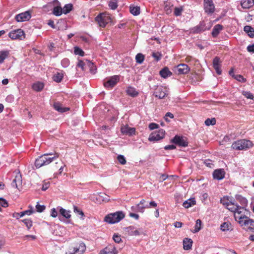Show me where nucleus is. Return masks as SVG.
<instances>
[{"label":"nucleus","instance_id":"1","mask_svg":"<svg viewBox=\"0 0 254 254\" xmlns=\"http://www.w3.org/2000/svg\"><path fill=\"white\" fill-rule=\"evenodd\" d=\"M59 156V154L58 153L44 154L36 159L35 161V167L37 168H39L42 166L48 165L55 159L58 158Z\"/></svg>","mask_w":254,"mask_h":254},{"label":"nucleus","instance_id":"2","mask_svg":"<svg viewBox=\"0 0 254 254\" xmlns=\"http://www.w3.org/2000/svg\"><path fill=\"white\" fill-rule=\"evenodd\" d=\"M236 220L245 229L252 232H254V221L253 220L250 219L244 214L241 216H237Z\"/></svg>","mask_w":254,"mask_h":254},{"label":"nucleus","instance_id":"3","mask_svg":"<svg viewBox=\"0 0 254 254\" xmlns=\"http://www.w3.org/2000/svg\"><path fill=\"white\" fill-rule=\"evenodd\" d=\"M125 216L122 211H117L106 215L104 218V221L109 224H114L120 222Z\"/></svg>","mask_w":254,"mask_h":254},{"label":"nucleus","instance_id":"4","mask_svg":"<svg viewBox=\"0 0 254 254\" xmlns=\"http://www.w3.org/2000/svg\"><path fill=\"white\" fill-rule=\"evenodd\" d=\"M253 146L252 142L248 140L241 139L234 142L231 145L233 149L241 150L249 148Z\"/></svg>","mask_w":254,"mask_h":254},{"label":"nucleus","instance_id":"5","mask_svg":"<svg viewBox=\"0 0 254 254\" xmlns=\"http://www.w3.org/2000/svg\"><path fill=\"white\" fill-rule=\"evenodd\" d=\"M226 208L231 212H234V216L236 220L237 216H241L243 215L242 213L243 211L246 210V209L244 208V207H241L237 203H235L234 201L228 204V205L226 206Z\"/></svg>","mask_w":254,"mask_h":254},{"label":"nucleus","instance_id":"6","mask_svg":"<svg viewBox=\"0 0 254 254\" xmlns=\"http://www.w3.org/2000/svg\"><path fill=\"white\" fill-rule=\"evenodd\" d=\"M95 20L98 22L100 27H105L107 24L111 21V18L109 14L102 13L96 17Z\"/></svg>","mask_w":254,"mask_h":254},{"label":"nucleus","instance_id":"7","mask_svg":"<svg viewBox=\"0 0 254 254\" xmlns=\"http://www.w3.org/2000/svg\"><path fill=\"white\" fill-rule=\"evenodd\" d=\"M171 142L174 143L181 147H187L188 145V142L187 138L183 136L176 135L171 140Z\"/></svg>","mask_w":254,"mask_h":254},{"label":"nucleus","instance_id":"8","mask_svg":"<svg viewBox=\"0 0 254 254\" xmlns=\"http://www.w3.org/2000/svg\"><path fill=\"white\" fill-rule=\"evenodd\" d=\"M165 131L163 129H160L157 131H155L150 134L149 137V141H157L163 139L164 137Z\"/></svg>","mask_w":254,"mask_h":254},{"label":"nucleus","instance_id":"9","mask_svg":"<svg viewBox=\"0 0 254 254\" xmlns=\"http://www.w3.org/2000/svg\"><path fill=\"white\" fill-rule=\"evenodd\" d=\"M24 32L21 29H18L10 32L8 33V36L12 40H22L24 38Z\"/></svg>","mask_w":254,"mask_h":254},{"label":"nucleus","instance_id":"10","mask_svg":"<svg viewBox=\"0 0 254 254\" xmlns=\"http://www.w3.org/2000/svg\"><path fill=\"white\" fill-rule=\"evenodd\" d=\"M119 80L120 77L119 76H113L104 82V85L106 88H112L117 84Z\"/></svg>","mask_w":254,"mask_h":254},{"label":"nucleus","instance_id":"11","mask_svg":"<svg viewBox=\"0 0 254 254\" xmlns=\"http://www.w3.org/2000/svg\"><path fill=\"white\" fill-rule=\"evenodd\" d=\"M204 9L208 14H212L215 10V6L212 0H204Z\"/></svg>","mask_w":254,"mask_h":254},{"label":"nucleus","instance_id":"12","mask_svg":"<svg viewBox=\"0 0 254 254\" xmlns=\"http://www.w3.org/2000/svg\"><path fill=\"white\" fill-rule=\"evenodd\" d=\"M31 14L29 11H25L17 14L15 19L17 22H23L29 20L31 18Z\"/></svg>","mask_w":254,"mask_h":254},{"label":"nucleus","instance_id":"13","mask_svg":"<svg viewBox=\"0 0 254 254\" xmlns=\"http://www.w3.org/2000/svg\"><path fill=\"white\" fill-rule=\"evenodd\" d=\"M166 92L167 89L165 87L162 86H158L155 90L154 95L159 99H163L166 96L167 94Z\"/></svg>","mask_w":254,"mask_h":254},{"label":"nucleus","instance_id":"14","mask_svg":"<svg viewBox=\"0 0 254 254\" xmlns=\"http://www.w3.org/2000/svg\"><path fill=\"white\" fill-rule=\"evenodd\" d=\"M190 70L189 66L185 64L178 65L176 67V72L179 74H185L188 73Z\"/></svg>","mask_w":254,"mask_h":254},{"label":"nucleus","instance_id":"15","mask_svg":"<svg viewBox=\"0 0 254 254\" xmlns=\"http://www.w3.org/2000/svg\"><path fill=\"white\" fill-rule=\"evenodd\" d=\"M54 2L56 5L53 8L52 13L56 16H60L63 13L61 4L58 0H54Z\"/></svg>","mask_w":254,"mask_h":254},{"label":"nucleus","instance_id":"16","mask_svg":"<svg viewBox=\"0 0 254 254\" xmlns=\"http://www.w3.org/2000/svg\"><path fill=\"white\" fill-rule=\"evenodd\" d=\"M22 181L21 175L19 172L16 173L15 178L13 180L11 183V186L12 187L18 189V187L22 185Z\"/></svg>","mask_w":254,"mask_h":254},{"label":"nucleus","instance_id":"17","mask_svg":"<svg viewBox=\"0 0 254 254\" xmlns=\"http://www.w3.org/2000/svg\"><path fill=\"white\" fill-rule=\"evenodd\" d=\"M99 254H118V251L114 247L108 246L101 250Z\"/></svg>","mask_w":254,"mask_h":254},{"label":"nucleus","instance_id":"18","mask_svg":"<svg viewBox=\"0 0 254 254\" xmlns=\"http://www.w3.org/2000/svg\"><path fill=\"white\" fill-rule=\"evenodd\" d=\"M121 131L123 134L129 136L134 134L135 132L134 128L129 127L127 126L122 127Z\"/></svg>","mask_w":254,"mask_h":254},{"label":"nucleus","instance_id":"19","mask_svg":"<svg viewBox=\"0 0 254 254\" xmlns=\"http://www.w3.org/2000/svg\"><path fill=\"white\" fill-rule=\"evenodd\" d=\"M220 63L221 62L219 58L216 57L214 58L213 60V67L218 75H220L222 73V70L220 68Z\"/></svg>","mask_w":254,"mask_h":254},{"label":"nucleus","instance_id":"20","mask_svg":"<svg viewBox=\"0 0 254 254\" xmlns=\"http://www.w3.org/2000/svg\"><path fill=\"white\" fill-rule=\"evenodd\" d=\"M225 174V172L223 169H217L213 172V176L214 179L220 180L224 178Z\"/></svg>","mask_w":254,"mask_h":254},{"label":"nucleus","instance_id":"21","mask_svg":"<svg viewBox=\"0 0 254 254\" xmlns=\"http://www.w3.org/2000/svg\"><path fill=\"white\" fill-rule=\"evenodd\" d=\"M59 212L60 215L59 216V219L61 221H62L61 215L66 219H69L71 217V215L70 214V211L69 210H66L62 207H60L59 209Z\"/></svg>","mask_w":254,"mask_h":254},{"label":"nucleus","instance_id":"22","mask_svg":"<svg viewBox=\"0 0 254 254\" xmlns=\"http://www.w3.org/2000/svg\"><path fill=\"white\" fill-rule=\"evenodd\" d=\"M205 23L202 21L200 22L199 24L198 25H197L196 26L193 27L192 29V32L193 33H200L202 31H204L206 30V28L205 27Z\"/></svg>","mask_w":254,"mask_h":254},{"label":"nucleus","instance_id":"23","mask_svg":"<svg viewBox=\"0 0 254 254\" xmlns=\"http://www.w3.org/2000/svg\"><path fill=\"white\" fill-rule=\"evenodd\" d=\"M54 108L59 112L64 113L69 110V108L63 107L62 105L59 102H55L53 105Z\"/></svg>","mask_w":254,"mask_h":254},{"label":"nucleus","instance_id":"24","mask_svg":"<svg viewBox=\"0 0 254 254\" xmlns=\"http://www.w3.org/2000/svg\"><path fill=\"white\" fill-rule=\"evenodd\" d=\"M126 230L127 232L130 236H138L140 235V232L132 226L126 228Z\"/></svg>","mask_w":254,"mask_h":254},{"label":"nucleus","instance_id":"25","mask_svg":"<svg viewBox=\"0 0 254 254\" xmlns=\"http://www.w3.org/2000/svg\"><path fill=\"white\" fill-rule=\"evenodd\" d=\"M241 4L243 8L248 9L254 5V0H242Z\"/></svg>","mask_w":254,"mask_h":254},{"label":"nucleus","instance_id":"26","mask_svg":"<svg viewBox=\"0 0 254 254\" xmlns=\"http://www.w3.org/2000/svg\"><path fill=\"white\" fill-rule=\"evenodd\" d=\"M192 245V240L191 239L186 238L183 240V248L185 250L191 249Z\"/></svg>","mask_w":254,"mask_h":254},{"label":"nucleus","instance_id":"27","mask_svg":"<svg viewBox=\"0 0 254 254\" xmlns=\"http://www.w3.org/2000/svg\"><path fill=\"white\" fill-rule=\"evenodd\" d=\"M195 204L196 201L195 198H190L184 201L183 203V206L186 208H188L194 205Z\"/></svg>","mask_w":254,"mask_h":254},{"label":"nucleus","instance_id":"28","mask_svg":"<svg viewBox=\"0 0 254 254\" xmlns=\"http://www.w3.org/2000/svg\"><path fill=\"white\" fill-rule=\"evenodd\" d=\"M159 74L162 77L166 78L172 75V73L169 70L168 67H165L160 71Z\"/></svg>","mask_w":254,"mask_h":254},{"label":"nucleus","instance_id":"29","mask_svg":"<svg viewBox=\"0 0 254 254\" xmlns=\"http://www.w3.org/2000/svg\"><path fill=\"white\" fill-rule=\"evenodd\" d=\"M223 29V26L220 24L216 25L213 28L212 35L213 37H216L219 34L220 32Z\"/></svg>","mask_w":254,"mask_h":254},{"label":"nucleus","instance_id":"30","mask_svg":"<svg viewBox=\"0 0 254 254\" xmlns=\"http://www.w3.org/2000/svg\"><path fill=\"white\" fill-rule=\"evenodd\" d=\"M126 92L128 95L132 97H136L138 94V92L136 90L135 88L131 86L127 87Z\"/></svg>","mask_w":254,"mask_h":254},{"label":"nucleus","instance_id":"31","mask_svg":"<svg viewBox=\"0 0 254 254\" xmlns=\"http://www.w3.org/2000/svg\"><path fill=\"white\" fill-rule=\"evenodd\" d=\"M244 31L251 38L254 37V29L250 26H245L244 28Z\"/></svg>","mask_w":254,"mask_h":254},{"label":"nucleus","instance_id":"32","mask_svg":"<svg viewBox=\"0 0 254 254\" xmlns=\"http://www.w3.org/2000/svg\"><path fill=\"white\" fill-rule=\"evenodd\" d=\"M75 252L80 253L79 254H82L86 250V246L83 242H81L79 244L78 248H74Z\"/></svg>","mask_w":254,"mask_h":254},{"label":"nucleus","instance_id":"33","mask_svg":"<svg viewBox=\"0 0 254 254\" xmlns=\"http://www.w3.org/2000/svg\"><path fill=\"white\" fill-rule=\"evenodd\" d=\"M233 201L232 200V199L228 196H224L220 199L221 203H222L223 205H225L226 207Z\"/></svg>","mask_w":254,"mask_h":254},{"label":"nucleus","instance_id":"34","mask_svg":"<svg viewBox=\"0 0 254 254\" xmlns=\"http://www.w3.org/2000/svg\"><path fill=\"white\" fill-rule=\"evenodd\" d=\"M231 223L229 222H224L221 225L220 229L223 231H228L232 229Z\"/></svg>","mask_w":254,"mask_h":254},{"label":"nucleus","instance_id":"35","mask_svg":"<svg viewBox=\"0 0 254 254\" xmlns=\"http://www.w3.org/2000/svg\"><path fill=\"white\" fill-rule=\"evenodd\" d=\"M9 55L8 51H2L0 52V64L3 62L4 60L8 57Z\"/></svg>","mask_w":254,"mask_h":254},{"label":"nucleus","instance_id":"36","mask_svg":"<svg viewBox=\"0 0 254 254\" xmlns=\"http://www.w3.org/2000/svg\"><path fill=\"white\" fill-rule=\"evenodd\" d=\"M44 88V84L41 82H36L32 85V88L36 91H40Z\"/></svg>","mask_w":254,"mask_h":254},{"label":"nucleus","instance_id":"37","mask_svg":"<svg viewBox=\"0 0 254 254\" xmlns=\"http://www.w3.org/2000/svg\"><path fill=\"white\" fill-rule=\"evenodd\" d=\"M73 9V4L68 3L65 4L63 8V13L66 14L70 12Z\"/></svg>","mask_w":254,"mask_h":254},{"label":"nucleus","instance_id":"38","mask_svg":"<svg viewBox=\"0 0 254 254\" xmlns=\"http://www.w3.org/2000/svg\"><path fill=\"white\" fill-rule=\"evenodd\" d=\"M64 75L62 73L60 72H57L56 74H55L53 77V79L54 81H56V82H60L63 78Z\"/></svg>","mask_w":254,"mask_h":254},{"label":"nucleus","instance_id":"39","mask_svg":"<svg viewBox=\"0 0 254 254\" xmlns=\"http://www.w3.org/2000/svg\"><path fill=\"white\" fill-rule=\"evenodd\" d=\"M146 208L145 205L144 206H140V204H137L135 206H132L131 209L133 211L143 213L144 211V209Z\"/></svg>","mask_w":254,"mask_h":254},{"label":"nucleus","instance_id":"40","mask_svg":"<svg viewBox=\"0 0 254 254\" xmlns=\"http://www.w3.org/2000/svg\"><path fill=\"white\" fill-rule=\"evenodd\" d=\"M130 12L134 15H138L140 13V7L138 6H130Z\"/></svg>","mask_w":254,"mask_h":254},{"label":"nucleus","instance_id":"41","mask_svg":"<svg viewBox=\"0 0 254 254\" xmlns=\"http://www.w3.org/2000/svg\"><path fill=\"white\" fill-rule=\"evenodd\" d=\"M108 5L111 9H112V10L116 9L118 6V0H111L109 2Z\"/></svg>","mask_w":254,"mask_h":254},{"label":"nucleus","instance_id":"42","mask_svg":"<svg viewBox=\"0 0 254 254\" xmlns=\"http://www.w3.org/2000/svg\"><path fill=\"white\" fill-rule=\"evenodd\" d=\"M201 221L200 219L196 221V224L194 226V229L192 231L193 233L198 232L201 229Z\"/></svg>","mask_w":254,"mask_h":254},{"label":"nucleus","instance_id":"43","mask_svg":"<svg viewBox=\"0 0 254 254\" xmlns=\"http://www.w3.org/2000/svg\"><path fill=\"white\" fill-rule=\"evenodd\" d=\"M135 60L137 63L141 64L144 61V56L143 54L138 53L135 56Z\"/></svg>","mask_w":254,"mask_h":254},{"label":"nucleus","instance_id":"44","mask_svg":"<svg viewBox=\"0 0 254 254\" xmlns=\"http://www.w3.org/2000/svg\"><path fill=\"white\" fill-rule=\"evenodd\" d=\"M87 65L90 68V72L94 74L96 72V68L93 63L90 62L89 61H86Z\"/></svg>","mask_w":254,"mask_h":254},{"label":"nucleus","instance_id":"45","mask_svg":"<svg viewBox=\"0 0 254 254\" xmlns=\"http://www.w3.org/2000/svg\"><path fill=\"white\" fill-rule=\"evenodd\" d=\"M73 211L76 214L80 215L81 218L83 219V217L84 216V213L81 209L79 208L78 207L76 206H73Z\"/></svg>","mask_w":254,"mask_h":254},{"label":"nucleus","instance_id":"46","mask_svg":"<svg viewBox=\"0 0 254 254\" xmlns=\"http://www.w3.org/2000/svg\"><path fill=\"white\" fill-rule=\"evenodd\" d=\"M24 223L28 230H29L32 226V221L29 219H25L22 220Z\"/></svg>","mask_w":254,"mask_h":254},{"label":"nucleus","instance_id":"47","mask_svg":"<svg viewBox=\"0 0 254 254\" xmlns=\"http://www.w3.org/2000/svg\"><path fill=\"white\" fill-rule=\"evenodd\" d=\"M29 208H30L29 209L21 212V215H23V216L25 215H30L34 212V210L32 206H29Z\"/></svg>","mask_w":254,"mask_h":254},{"label":"nucleus","instance_id":"48","mask_svg":"<svg viewBox=\"0 0 254 254\" xmlns=\"http://www.w3.org/2000/svg\"><path fill=\"white\" fill-rule=\"evenodd\" d=\"M205 124L207 126H209L210 125H214L216 124V120L215 118H212V119L208 118L205 120Z\"/></svg>","mask_w":254,"mask_h":254},{"label":"nucleus","instance_id":"49","mask_svg":"<svg viewBox=\"0 0 254 254\" xmlns=\"http://www.w3.org/2000/svg\"><path fill=\"white\" fill-rule=\"evenodd\" d=\"M74 53L75 55H78L81 56H83L84 55V51L78 47H74Z\"/></svg>","mask_w":254,"mask_h":254},{"label":"nucleus","instance_id":"50","mask_svg":"<svg viewBox=\"0 0 254 254\" xmlns=\"http://www.w3.org/2000/svg\"><path fill=\"white\" fill-rule=\"evenodd\" d=\"M99 199H101L102 201L108 202L110 200L109 196L105 193H100L99 194Z\"/></svg>","mask_w":254,"mask_h":254},{"label":"nucleus","instance_id":"51","mask_svg":"<svg viewBox=\"0 0 254 254\" xmlns=\"http://www.w3.org/2000/svg\"><path fill=\"white\" fill-rule=\"evenodd\" d=\"M117 160L122 165H124L127 162L125 157L122 155H119L117 157Z\"/></svg>","mask_w":254,"mask_h":254},{"label":"nucleus","instance_id":"52","mask_svg":"<svg viewBox=\"0 0 254 254\" xmlns=\"http://www.w3.org/2000/svg\"><path fill=\"white\" fill-rule=\"evenodd\" d=\"M46 207L44 205H40L38 203L36 205V211L38 212H42L45 209Z\"/></svg>","mask_w":254,"mask_h":254},{"label":"nucleus","instance_id":"53","mask_svg":"<svg viewBox=\"0 0 254 254\" xmlns=\"http://www.w3.org/2000/svg\"><path fill=\"white\" fill-rule=\"evenodd\" d=\"M234 78L237 80L242 82H245L246 81V79L244 78V77L240 74L236 75L234 77Z\"/></svg>","mask_w":254,"mask_h":254},{"label":"nucleus","instance_id":"54","mask_svg":"<svg viewBox=\"0 0 254 254\" xmlns=\"http://www.w3.org/2000/svg\"><path fill=\"white\" fill-rule=\"evenodd\" d=\"M243 95L248 99H253L254 98L253 95L249 91H243Z\"/></svg>","mask_w":254,"mask_h":254},{"label":"nucleus","instance_id":"55","mask_svg":"<svg viewBox=\"0 0 254 254\" xmlns=\"http://www.w3.org/2000/svg\"><path fill=\"white\" fill-rule=\"evenodd\" d=\"M86 64L84 62L81 60H78V63L77 64L76 66L78 67H80L82 70H84V66Z\"/></svg>","mask_w":254,"mask_h":254},{"label":"nucleus","instance_id":"56","mask_svg":"<svg viewBox=\"0 0 254 254\" xmlns=\"http://www.w3.org/2000/svg\"><path fill=\"white\" fill-rule=\"evenodd\" d=\"M0 205L3 207H7L8 206L7 201L4 198H0Z\"/></svg>","mask_w":254,"mask_h":254},{"label":"nucleus","instance_id":"57","mask_svg":"<svg viewBox=\"0 0 254 254\" xmlns=\"http://www.w3.org/2000/svg\"><path fill=\"white\" fill-rule=\"evenodd\" d=\"M152 56L154 58L156 61H158L161 59V54L159 52L153 53Z\"/></svg>","mask_w":254,"mask_h":254},{"label":"nucleus","instance_id":"58","mask_svg":"<svg viewBox=\"0 0 254 254\" xmlns=\"http://www.w3.org/2000/svg\"><path fill=\"white\" fill-rule=\"evenodd\" d=\"M113 239L114 241L117 243H120L122 241L121 236H119L118 234H115L113 235Z\"/></svg>","mask_w":254,"mask_h":254},{"label":"nucleus","instance_id":"59","mask_svg":"<svg viewBox=\"0 0 254 254\" xmlns=\"http://www.w3.org/2000/svg\"><path fill=\"white\" fill-rule=\"evenodd\" d=\"M62 65L63 67H66L69 64V61L67 59H64L61 62Z\"/></svg>","mask_w":254,"mask_h":254},{"label":"nucleus","instance_id":"60","mask_svg":"<svg viewBox=\"0 0 254 254\" xmlns=\"http://www.w3.org/2000/svg\"><path fill=\"white\" fill-rule=\"evenodd\" d=\"M239 199L240 200L241 204L242 205V207H244L245 206L247 205L248 201L246 198L242 196H239Z\"/></svg>","mask_w":254,"mask_h":254},{"label":"nucleus","instance_id":"61","mask_svg":"<svg viewBox=\"0 0 254 254\" xmlns=\"http://www.w3.org/2000/svg\"><path fill=\"white\" fill-rule=\"evenodd\" d=\"M55 5H56V4L55 3V2H54V0H53L51 2L48 3L47 4L44 5L43 8H51L53 6L54 7Z\"/></svg>","mask_w":254,"mask_h":254},{"label":"nucleus","instance_id":"62","mask_svg":"<svg viewBox=\"0 0 254 254\" xmlns=\"http://www.w3.org/2000/svg\"><path fill=\"white\" fill-rule=\"evenodd\" d=\"M182 9L179 7H175L174 10V14L176 16H179L181 14Z\"/></svg>","mask_w":254,"mask_h":254},{"label":"nucleus","instance_id":"63","mask_svg":"<svg viewBox=\"0 0 254 254\" xmlns=\"http://www.w3.org/2000/svg\"><path fill=\"white\" fill-rule=\"evenodd\" d=\"M51 216L54 218H55L58 216V212L55 208L51 209Z\"/></svg>","mask_w":254,"mask_h":254},{"label":"nucleus","instance_id":"64","mask_svg":"<svg viewBox=\"0 0 254 254\" xmlns=\"http://www.w3.org/2000/svg\"><path fill=\"white\" fill-rule=\"evenodd\" d=\"M247 50L249 52L254 53V44L249 45L247 47Z\"/></svg>","mask_w":254,"mask_h":254}]
</instances>
